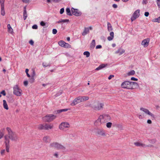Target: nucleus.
<instances>
[{"label":"nucleus","instance_id":"nucleus-1","mask_svg":"<svg viewBox=\"0 0 160 160\" xmlns=\"http://www.w3.org/2000/svg\"><path fill=\"white\" fill-rule=\"evenodd\" d=\"M89 99V98L88 96H78L75 98L71 105L74 106L78 103L88 100Z\"/></svg>","mask_w":160,"mask_h":160},{"label":"nucleus","instance_id":"nucleus-2","mask_svg":"<svg viewBox=\"0 0 160 160\" xmlns=\"http://www.w3.org/2000/svg\"><path fill=\"white\" fill-rule=\"evenodd\" d=\"M6 130L8 133V138L12 141H16L18 138L17 135L9 127L7 128Z\"/></svg>","mask_w":160,"mask_h":160},{"label":"nucleus","instance_id":"nucleus-3","mask_svg":"<svg viewBox=\"0 0 160 160\" xmlns=\"http://www.w3.org/2000/svg\"><path fill=\"white\" fill-rule=\"evenodd\" d=\"M121 86L122 88L127 89H132V82L125 81L121 84Z\"/></svg>","mask_w":160,"mask_h":160},{"label":"nucleus","instance_id":"nucleus-4","mask_svg":"<svg viewBox=\"0 0 160 160\" xmlns=\"http://www.w3.org/2000/svg\"><path fill=\"white\" fill-rule=\"evenodd\" d=\"M13 93L17 96H21L22 94V91L17 85H15L13 88Z\"/></svg>","mask_w":160,"mask_h":160},{"label":"nucleus","instance_id":"nucleus-5","mask_svg":"<svg viewBox=\"0 0 160 160\" xmlns=\"http://www.w3.org/2000/svg\"><path fill=\"white\" fill-rule=\"evenodd\" d=\"M50 146L51 147L54 148L58 149L64 150L65 147L61 144L56 142H53L50 144Z\"/></svg>","mask_w":160,"mask_h":160},{"label":"nucleus","instance_id":"nucleus-6","mask_svg":"<svg viewBox=\"0 0 160 160\" xmlns=\"http://www.w3.org/2000/svg\"><path fill=\"white\" fill-rule=\"evenodd\" d=\"M103 106V104L98 102H94L92 108L95 110H100L101 109Z\"/></svg>","mask_w":160,"mask_h":160},{"label":"nucleus","instance_id":"nucleus-7","mask_svg":"<svg viewBox=\"0 0 160 160\" xmlns=\"http://www.w3.org/2000/svg\"><path fill=\"white\" fill-rule=\"evenodd\" d=\"M140 10L138 9L134 12L131 18V20L132 22L139 17L140 15Z\"/></svg>","mask_w":160,"mask_h":160},{"label":"nucleus","instance_id":"nucleus-8","mask_svg":"<svg viewBox=\"0 0 160 160\" xmlns=\"http://www.w3.org/2000/svg\"><path fill=\"white\" fill-rule=\"evenodd\" d=\"M134 144L137 147H139L142 148H145L149 147H152V146L151 145H146L145 144L139 142H137L134 143Z\"/></svg>","mask_w":160,"mask_h":160},{"label":"nucleus","instance_id":"nucleus-9","mask_svg":"<svg viewBox=\"0 0 160 160\" xmlns=\"http://www.w3.org/2000/svg\"><path fill=\"white\" fill-rule=\"evenodd\" d=\"M69 127V124L68 123L63 122L61 123L59 125V128L61 130H63Z\"/></svg>","mask_w":160,"mask_h":160},{"label":"nucleus","instance_id":"nucleus-10","mask_svg":"<svg viewBox=\"0 0 160 160\" xmlns=\"http://www.w3.org/2000/svg\"><path fill=\"white\" fill-rule=\"evenodd\" d=\"M140 110L141 111L144 112L145 114L151 116L153 118H155L154 115L151 113L148 109L143 108H141Z\"/></svg>","mask_w":160,"mask_h":160},{"label":"nucleus","instance_id":"nucleus-11","mask_svg":"<svg viewBox=\"0 0 160 160\" xmlns=\"http://www.w3.org/2000/svg\"><path fill=\"white\" fill-rule=\"evenodd\" d=\"M5 138V146L6 148V151L7 152H9V148L10 147L9 143V139L8 137L7 136H5L4 137Z\"/></svg>","mask_w":160,"mask_h":160},{"label":"nucleus","instance_id":"nucleus-12","mask_svg":"<svg viewBox=\"0 0 160 160\" xmlns=\"http://www.w3.org/2000/svg\"><path fill=\"white\" fill-rule=\"evenodd\" d=\"M56 116L52 114H48L43 118L44 120H52L56 118Z\"/></svg>","mask_w":160,"mask_h":160},{"label":"nucleus","instance_id":"nucleus-13","mask_svg":"<svg viewBox=\"0 0 160 160\" xmlns=\"http://www.w3.org/2000/svg\"><path fill=\"white\" fill-rule=\"evenodd\" d=\"M71 11L72 14L76 16H80L82 14V13L80 12L79 11L78 9H75L73 8H71Z\"/></svg>","mask_w":160,"mask_h":160},{"label":"nucleus","instance_id":"nucleus-14","mask_svg":"<svg viewBox=\"0 0 160 160\" xmlns=\"http://www.w3.org/2000/svg\"><path fill=\"white\" fill-rule=\"evenodd\" d=\"M149 41L150 39L149 38L145 39L142 41L141 44L144 47H146L148 45Z\"/></svg>","mask_w":160,"mask_h":160},{"label":"nucleus","instance_id":"nucleus-15","mask_svg":"<svg viewBox=\"0 0 160 160\" xmlns=\"http://www.w3.org/2000/svg\"><path fill=\"white\" fill-rule=\"evenodd\" d=\"M51 140V138L48 136H44L42 139L43 142L45 143H49Z\"/></svg>","mask_w":160,"mask_h":160},{"label":"nucleus","instance_id":"nucleus-16","mask_svg":"<svg viewBox=\"0 0 160 160\" xmlns=\"http://www.w3.org/2000/svg\"><path fill=\"white\" fill-rule=\"evenodd\" d=\"M45 130H48L52 128L53 126L51 124H45Z\"/></svg>","mask_w":160,"mask_h":160},{"label":"nucleus","instance_id":"nucleus-17","mask_svg":"<svg viewBox=\"0 0 160 160\" xmlns=\"http://www.w3.org/2000/svg\"><path fill=\"white\" fill-rule=\"evenodd\" d=\"M97 133L100 135L102 136H105V134L104 131L102 129L99 130L97 132Z\"/></svg>","mask_w":160,"mask_h":160},{"label":"nucleus","instance_id":"nucleus-18","mask_svg":"<svg viewBox=\"0 0 160 160\" xmlns=\"http://www.w3.org/2000/svg\"><path fill=\"white\" fill-rule=\"evenodd\" d=\"M132 89L138 88L139 87L138 84L136 82H132Z\"/></svg>","mask_w":160,"mask_h":160},{"label":"nucleus","instance_id":"nucleus-19","mask_svg":"<svg viewBox=\"0 0 160 160\" xmlns=\"http://www.w3.org/2000/svg\"><path fill=\"white\" fill-rule=\"evenodd\" d=\"M107 66V64H102L100 65L99 67L96 68V70H99L102 69V68L105 67L106 66Z\"/></svg>","mask_w":160,"mask_h":160},{"label":"nucleus","instance_id":"nucleus-20","mask_svg":"<svg viewBox=\"0 0 160 160\" xmlns=\"http://www.w3.org/2000/svg\"><path fill=\"white\" fill-rule=\"evenodd\" d=\"M89 29L88 28H84V30L82 33V36H85L87 34L89 33Z\"/></svg>","mask_w":160,"mask_h":160},{"label":"nucleus","instance_id":"nucleus-21","mask_svg":"<svg viewBox=\"0 0 160 160\" xmlns=\"http://www.w3.org/2000/svg\"><path fill=\"white\" fill-rule=\"evenodd\" d=\"M114 33L113 32H111L110 33V36H109L108 37V41H111L114 38Z\"/></svg>","mask_w":160,"mask_h":160},{"label":"nucleus","instance_id":"nucleus-22","mask_svg":"<svg viewBox=\"0 0 160 160\" xmlns=\"http://www.w3.org/2000/svg\"><path fill=\"white\" fill-rule=\"evenodd\" d=\"M8 31L10 33H13V30L10 24H8L7 26Z\"/></svg>","mask_w":160,"mask_h":160},{"label":"nucleus","instance_id":"nucleus-23","mask_svg":"<svg viewBox=\"0 0 160 160\" xmlns=\"http://www.w3.org/2000/svg\"><path fill=\"white\" fill-rule=\"evenodd\" d=\"M68 110V109H63L60 110H58L56 111H55V113H59L62 112H66Z\"/></svg>","mask_w":160,"mask_h":160},{"label":"nucleus","instance_id":"nucleus-24","mask_svg":"<svg viewBox=\"0 0 160 160\" xmlns=\"http://www.w3.org/2000/svg\"><path fill=\"white\" fill-rule=\"evenodd\" d=\"M3 102L4 108L6 110H8V108L6 101L4 100H3Z\"/></svg>","mask_w":160,"mask_h":160},{"label":"nucleus","instance_id":"nucleus-25","mask_svg":"<svg viewBox=\"0 0 160 160\" xmlns=\"http://www.w3.org/2000/svg\"><path fill=\"white\" fill-rule=\"evenodd\" d=\"M45 124H40L38 126V128L40 130L44 129Z\"/></svg>","mask_w":160,"mask_h":160},{"label":"nucleus","instance_id":"nucleus-26","mask_svg":"<svg viewBox=\"0 0 160 160\" xmlns=\"http://www.w3.org/2000/svg\"><path fill=\"white\" fill-rule=\"evenodd\" d=\"M69 20L68 19H61L59 21H58L57 22H56L57 23H61V22H69Z\"/></svg>","mask_w":160,"mask_h":160},{"label":"nucleus","instance_id":"nucleus-27","mask_svg":"<svg viewBox=\"0 0 160 160\" xmlns=\"http://www.w3.org/2000/svg\"><path fill=\"white\" fill-rule=\"evenodd\" d=\"M95 46V40H93L92 41V42L90 45V48H94Z\"/></svg>","mask_w":160,"mask_h":160},{"label":"nucleus","instance_id":"nucleus-28","mask_svg":"<svg viewBox=\"0 0 160 160\" xmlns=\"http://www.w3.org/2000/svg\"><path fill=\"white\" fill-rule=\"evenodd\" d=\"M1 7V14L2 16H4L5 14L4 10V6Z\"/></svg>","mask_w":160,"mask_h":160},{"label":"nucleus","instance_id":"nucleus-29","mask_svg":"<svg viewBox=\"0 0 160 160\" xmlns=\"http://www.w3.org/2000/svg\"><path fill=\"white\" fill-rule=\"evenodd\" d=\"M66 12L67 13V14L69 16H72V14L71 13V11L70 9L69 8H67L66 9Z\"/></svg>","mask_w":160,"mask_h":160},{"label":"nucleus","instance_id":"nucleus-30","mask_svg":"<svg viewBox=\"0 0 160 160\" xmlns=\"http://www.w3.org/2000/svg\"><path fill=\"white\" fill-rule=\"evenodd\" d=\"M104 117V120H110L111 119L110 117L108 114H105Z\"/></svg>","mask_w":160,"mask_h":160},{"label":"nucleus","instance_id":"nucleus-31","mask_svg":"<svg viewBox=\"0 0 160 160\" xmlns=\"http://www.w3.org/2000/svg\"><path fill=\"white\" fill-rule=\"evenodd\" d=\"M135 74V72L133 70H131L130 72H129L128 73V75L129 76L130 75H134Z\"/></svg>","mask_w":160,"mask_h":160},{"label":"nucleus","instance_id":"nucleus-32","mask_svg":"<svg viewBox=\"0 0 160 160\" xmlns=\"http://www.w3.org/2000/svg\"><path fill=\"white\" fill-rule=\"evenodd\" d=\"M108 28L109 31H112V29L111 24L108 22Z\"/></svg>","mask_w":160,"mask_h":160},{"label":"nucleus","instance_id":"nucleus-33","mask_svg":"<svg viewBox=\"0 0 160 160\" xmlns=\"http://www.w3.org/2000/svg\"><path fill=\"white\" fill-rule=\"evenodd\" d=\"M64 46L63 47L66 48H71V46L69 44L65 42Z\"/></svg>","mask_w":160,"mask_h":160},{"label":"nucleus","instance_id":"nucleus-34","mask_svg":"<svg viewBox=\"0 0 160 160\" xmlns=\"http://www.w3.org/2000/svg\"><path fill=\"white\" fill-rule=\"evenodd\" d=\"M65 42L63 41H61L58 42V43L59 46H60L63 47L64 46Z\"/></svg>","mask_w":160,"mask_h":160},{"label":"nucleus","instance_id":"nucleus-35","mask_svg":"<svg viewBox=\"0 0 160 160\" xmlns=\"http://www.w3.org/2000/svg\"><path fill=\"white\" fill-rule=\"evenodd\" d=\"M28 17L27 11L23 12V17L24 20H25Z\"/></svg>","mask_w":160,"mask_h":160},{"label":"nucleus","instance_id":"nucleus-36","mask_svg":"<svg viewBox=\"0 0 160 160\" xmlns=\"http://www.w3.org/2000/svg\"><path fill=\"white\" fill-rule=\"evenodd\" d=\"M83 55H86L87 58H88L90 56V53L88 51H85L83 53Z\"/></svg>","mask_w":160,"mask_h":160},{"label":"nucleus","instance_id":"nucleus-37","mask_svg":"<svg viewBox=\"0 0 160 160\" xmlns=\"http://www.w3.org/2000/svg\"><path fill=\"white\" fill-rule=\"evenodd\" d=\"M104 115H105V114H103L101 115H100L98 118V120H101L102 119L104 120Z\"/></svg>","mask_w":160,"mask_h":160},{"label":"nucleus","instance_id":"nucleus-38","mask_svg":"<svg viewBox=\"0 0 160 160\" xmlns=\"http://www.w3.org/2000/svg\"><path fill=\"white\" fill-rule=\"evenodd\" d=\"M42 65L44 67H46L48 66L49 67L50 66L49 64H47L46 62H43Z\"/></svg>","mask_w":160,"mask_h":160},{"label":"nucleus","instance_id":"nucleus-39","mask_svg":"<svg viewBox=\"0 0 160 160\" xmlns=\"http://www.w3.org/2000/svg\"><path fill=\"white\" fill-rule=\"evenodd\" d=\"M5 0H0L1 6H4Z\"/></svg>","mask_w":160,"mask_h":160},{"label":"nucleus","instance_id":"nucleus-40","mask_svg":"<svg viewBox=\"0 0 160 160\" xmlns=\"http://www.w3.org/2000/svg\"><path fill=\"white\" fill-rule=\"evenodd\" d=\"M112 125V123L110 122H108L107 123L106 126L108 128H110L111 127Z\"/></svg>","mask_w":160,"mask_h":160},{"label":"nucleus","instance_id":"nucleus-41","mask_svg":"<svg viewBox=\"0 0 160 160\" xmlns=\"http://www.w3.org/2000/svg\"><path fill=\"white\" fill-rule=\"evenodd\" d=\"M152 22H158V23H159V17H158L157 18H155L152 20Z\"/></svg>","mask_w":160,"mask_h":160},{"label":"nucleus","instance_id":"nucleus-42","mask_svg":"<svg viewBox=\"0 0 160 160\" xmlns=\"http://www.w3.org/2000/svg\"><path fill=\"white\" fill-rule=\"evenodd\" d=\"M156 2L158 8H160V0H157Z\"/></svg>","mask_w":160,"mask_h":160},{"label":"nucleus","instance_id":"nucleus-43","mask_svg":"<svg viewBox=\"0 0 160 160\" xmlns=\"http://www.w3.org/2000/svg\"><path fill=\"white\" fill-rule=\"evenodd\" d=\"M28 71H29V70L28 69H26L25 70V72L27 74V76L28 77H30V75L28 73Z\"/></svg>","mask_w":160,"mask_h":160},{"label":"nucleus","instance_id":"nucleus-44","mask_svg":"<svg viewBox=\"0 0 160 160\" xmlns=\"http://www.w3.org/2000/svg\"><path fill=\"white\" fill-rule=\"evenodd\" d=\"M34 77H31V78L30 79V82L31 83H32L34 82Z\"/></svg>","mask_w":160,"mask_h":160},{"label":"nucleus","instance_id":"nucleus-45","mask_svg":"<svg viewBox=\"0 0 160 160\" xmlns=\"http://www.w3.org/2000/svg\"><path fill=\"white\" fill-rule=\"evenodd\" d=\"M64 9L63 8H62L60 9V13L61 14H62L64 12Z\"/></svg>","mask_w":160,"mask_h":160},{"label":"nucleus","instance_id":"nucleus-46","mask_svg":"<svg viewBox=\"0 0 160 160\" xmlns=\"http://www.w3.org/2000/svg\"><path fill=\"white\" fill-rule=\"evenodd\" d=\"M124 52H125L124 50L120 49V51L119 52V55H121L122 54V53H124Z\"/></svg>","mask_w":160,"mask_h":160},{"label":"nucleus","instance_id":"nucleus-47","mask_svg":"<svg viewBox=\"0 0 160 160\" xmlns=\"http://www.w3.org/2000/svg\"><path fill=\"white\" fill-rule=\"evenodd\" d=\"M57 31L56 29H53L52 30V33L53 34H56L57 33Z\"/></svg>","mask_w":160,"mask_h":160},{"label":"nucleus","instance_id":"nucleus-48","mask_svg":"<svg viewBox=\"0 0 160 160\" xmlns=\"http://www.w3.org/2000/svg\"><path fill=\"white\" fill-rule=\"evenodd\" d=\"M32 28L33 29H37L38 28V26L37 25L35 24L32 26Z\"/></svg>","mask_w":160,"mask_h":160},{"label":"nucleus","instance_id":"nucleus-49","mask_svg":"<svg viewBox=\"0 0 160 160\" xmlns=\"http://www.w3.org/2000/svg\"><path fill=\"white\" fill-rule=\"evenodd\" d=\"M5 152V149H3V150H2L1 151V154L2 155H3L4 154Z\"/></svg>","mask_w":160,"mask_h":160},{"label":"nucleus","instance_id":"nucleus-50","mask_svg":"<svg viewBox=\"0 0 160 160\" xmlns=\"http://www.w3.org/2000/svg\"><path fill=\"white\" fill-rule=\"evenodd\" d=\"M40 24L41 26H44L45 25V23L43 21H41L40 22Z\"/></svg>","mask_w":160,"mask_h":160},{"label":"nucleus","instance_id":"nucleus-51","mask_svg":"<svg viewBox=\"0 0 160 160\" xmlns=\"http://www.w3.org/2000/svg\"><path fill=\"white\" fill-rule=\"evenodd\" d=\"M1 94H2L3 96H5L6 93L4 90H3L1 92Z\"/></svg>","mask_w":160,"mask_h":160},{"label":"nucleus","instance_id":"nucleus-52","mask_svg":"<svg viewBox=\"0 0 160 160\" xmlns=\"http://www.w3.org/2000/svg\"><path fill=\"white\" fill-rule=\"evenodd\" d=\"M149 15V13L148 12H145L144 13V15L145 16L147 17Z\"/></svg>","mask_w":160,"mask_h":160},{"label":"nucleus","instance_id":"nucleus-53","mask_svg":"<svg viewBox=\"0 0 160 160\" xmlns=\"http://www.w3.org/2000/svg\"><path fill=\"white\" fill-rule=\"evenodd\" d=\"M22 2H23L27 3H28L29 1L30 0H22Z\"/></svg>","mask_w":160,"mask_h":160},{"label":"nucleus","instance_id":"nucleus-54","mask_svg":"<svg viewBox=\"0 0 160 160\" xmlns=\"http://www.w3.org/2000/svg\"><path fill=\"white\" fill-rule=\"evenodd\" d=\"M148 0H143L142 1V4H146L147 2V1Z\"/></svg>","mask_w":160,"mask_h":160},{"label":"nucleus","instance_id":"nucleus-55","mask_svg":"<svg viewBox=\"0 0 160 160\" xmlns=\"http://www.w3.org/2000/svg\"><path fill=\"white\" fill-rule=\"evenodd\" d=\"M35 75V72L34 70H33L32 71V77H34Z\"/></svg>","mask_w":160,"mask_h":160},{"label":"nucleus","instance_id":"nucleus-56","mask_svg":"<svg viewBox=\"0 0 160 160\" xmlns=\"http://www.w3.org/2000/svg\"><path fill=\"white\" fill-rule=\"evenodd\" d=\"M102 47L101 45H97L96 46V48L97 49L101 48H102Z\"/></svg>","mask_w":160,"mask_h":160},{"label":"nucleus","instance_id":"nucleus-57","mask_svg":"<svg viewBox=\"0 0 160 160\" xmlns=\"http://www.w3.org/2000/svg\"><path fill=\"white\" fill-rule=\"evenodd\" d=\"M28 83V82L27 81H25L24 82V84L25 86H27Z\"/></svg>","mask_w":160,"mask_h":160},{"label":"nucleus","instance_id":"nucleus-58","mask_svg":"<svg viewBox=\"0 0 160 160\" xmlns=\"http://www.w3.org/2000/svg\"><path fill=\"white\" fill-rule=\"evenodd\" d=\"M131 80L133 81H137L138 80L137 78H135L134 77H132L131 78Z\"/></svg>","mask_w":160,"mask_h":160},{"label":"nucleus","instance_id":"nucleus-59","mask_svg":"<svg viewBox=\"0 0 160 160\" xmlns=\"http://www.w3.org/2000/svg\"><path fill=\"white\" fill-rule=\"evenodd\" d=\"M114 76L113 75H110L108 77V79L109 80L111 79Z\"/></svg>","mask_w":160,"mask_h":160},{"label":"nucleus","instance_id":"nucleus-60","mask_svg":"<svg viewBox=\"0 0 160 160\" xmlns=\"http://www.w3.org/2000/svg\"><path fill=\"white\" fill-rule=\"evenodd\" d=\"M29 43L31 45H33L34 42L32 40H30L29 42Z\"/></svg>","mask_w":160,"mask_h":160},{"label":"nucleus","instance_id":"nucleus-61","mask_svg":"<svg viewBox=\"0 0 160 160\" xmlns=\"http://www.w3.org/2000/svg\"><path fill=\"white\" fill-rule=\"evenodd\" d=\"M112 7L114 8H117L118 7V6L117 4H114L112 5Z\"/></svg>","mask_w":160,"mask_h":160},{"label":"nucleus","instance_id":"nucleus-62","mask_svg":"<svg viewBox=\"0 0 160 160\" xmlns=\"http://www.w3.org/2000/svg\"><path fill=\"white\" fill-rule=\"evenodd\" d=\"M3 134L2 133V132L0 131V139L2 138V137L3 136Z\"/></svg>","mask_w":160,"mask_h":160},{"label":"nucleus","instance_id":"nucleus-63","mask_svg":"<svg viewBox=\"0 0 160 160\" xmlns=\"http://www.w3.org/2000/svg\"><path fill=\"white\" fill-rule=\"evenodd\" d=\"M53 2L56 3H58L61 1V0H52Z\"/></svg>","mask_w":160,"mask_h":160},{"label":"nucleus","instance_id":"nucleus-64","mask_svg":"<svg viewBox=\"0 0 160 160\" xmlns=\"http://www.w3.org/2000/svg\"><path fill=\"white\" fill-rule=\"evenodd\" d=\"M54 156L57 157V158H58V152H55L54 154Z\"/></svg>","mask_w":160,"mask_h":160}]
</instances>
